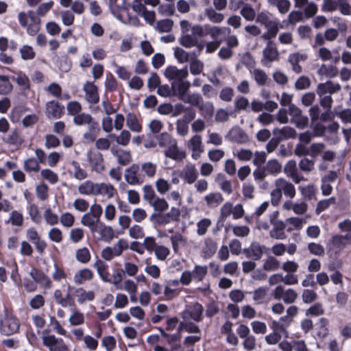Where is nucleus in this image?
I'll use <instances>...</instances> for the list:
<instances>
[{
  "mask_svg": "<svg viewBox=\"0 0 351 351\" xmlns=\"http://www.w3.org/2000/svg\"><path fill=\"white\" fill-rule=\"evenodd\" d=\"M279 58V52L274 41H268L263 51L261 63L268 66L272 62L276 61Z\"/></svg>",
  "mask_w": 351,
  "mask_h": 351,
  "instance_id": "11",
  "label": "nucleus"
},
{
  "mask_svg": "<svg viewBox=\"0 0 351 351\" xmlns=\"http://www.w3.org/2000/svg\"><path fill=\"white\" fill-rule=\"evenodd\" d=\"M268 174L276 176L282 171V165L276 159L269 160L264 166Z\"/></svg>",
  "mask_w": 351,
  "mask_h": 351,
  "instance_id": "49",
  "label": "nucleus"
},
{
  "mask_svg": "<svg viewBox=\"0 0 351 351\" xmlns=\"http://www.w3.org/2000/svg\"><path fill=\"white\" fill-rule=\"evenodd\" d=\"M126 126L132 132L140 133L143 130L141 120L132 112L126 114Z\"/></svg>",
  "mask_w": 351,
  "mask_h": 351,
  "instance_id": "31",
  "label": "nucleus"
},
{
  "mask_svg": "<svg viewBox=\"0 0 351 351\" xmlns=\"http://www.w3.org/2000/svg\"><path fill=\"white\" fill-rule=\"evenodd\" d=\"M140 169L144 176L153 178L156 173L157 165L150 161L144 162L141 165Z\"/></svg>",
  "mask_w": 351,
  "mask_h": 351,
  "instance_id": "46",
  "label": "nucleus"
},
{
  "mask_svg": "<svg viewBox=\"0 0 351 351\" xmlns=\"http://www.w3.org/2000/svg\"><path fill=\"white\" fill-rule=\"evenodd\" d=\"M341 88V86L339 84L328 80L326 82L319 83L317 86L316 93L318 96H322V95H330L339 91Z\"/></svg>",
  "mask_w": 351,
  "mask_h": 351,
  "instance_id": "24",
  "label": "nucleus"
},
{
  "mask_svg": "<svg viewBox=\"0 0 351 351\" xmlns=\"http://www.w3.org/2000/svg\"><path fill=\"white\" fill-rule=\"evenodd\" d=\"M170 241L172 245L173 250L176 254H178L180 250L186 247L187 245L186 239L179 233L173 234L170 237Z\"/></svg>",
  "mask_w": 351,
  "mask_h": 351,
  "instance_id": "40",
  "label": "nucleus"
},
{
  "mask_svg": "<svg viewBox=\"0 0 351 351\" xmlns=\"http://www.w3.org/2000/svg\"><path fill=\"white\" fill-rule=\"evenodd\" d=\"M273 134L280 142L288 138H294L297 136L295 130L290 126L275 128L272 130Z\"/></svg>",
  "mask_w": 351,
  "mask_h": 351,
  "instance_id": "25",
  "label": "nucleus"
},
{
  "mask_svg": "<svg viewBox=\"0 0 351 351\" xmlns=\"http://www.w3.org/2000/svg\"><path fill=\"white\" fill-rule=\"evenodd\" d=\"M191 272L193 279L197 282H201L208 273V267L206 265H195Z\"/></svg>",
  "mask_w": 351,
  "mask_h": 351,
  "instance_id": "59",
  "label": "nucleus"
},
{
  "mask_svg": "<svg viewBox=\"0 0 351 351\" xmlns=\"http://www.w3.org/2000/svg\"><path fill=\"white\" fill-rule=\"evenodd\" d=\"M268 290V287L263 286L259 287L251 292L254 302L256 304H263L267 295Z\"/></svg>",
  "mask_w": 351,
  "mask_h": 351,
  "instance_id": "44",
  "label": "nucleus"
},
{
  "mask_svg": "<svg viewBox=\"0 0 351 351\" xmlns=\"http://www.w3.org/2000/svg\"><path fill=\"white\" fill-rule=\"evenodd\" d=\"M272 296L276 300H282L285 304H292L297 300L298 294L293 289H285L282 285H278L272 291Z\"/></svg>",
  "mask_w": 351,
  "mask_h": 351,
  "instance_id": "4",
  "label": "nucleus"
},
{
  "mask_svg": "<svg viewBox=\"0 0 351 351\" xmlns=\"http://www.w3.org/2000/svg\"><path fill=\"white\" fill-rule=\"evenodd\" d=\"M256 21L264 25L266 28L282 26L278 21L271 19L269 14L265 11L261 12L257 14Z\"/></svg>",
  "mask_w": 351,
  "mask_h": 351,
  "instance_id": "34",
  "label": "nucleus"
},
{
  "mask_svg": "<svg viewBox=\"0 0 351 351\" xmlns=\"http://www.w3.org/2000/svg\"><path fill=\"white\" fill-rule=\"evenodd\" d=\"M43 216L45 223L49 226H53L59 222L60 217L50 207L45 209Z\"/></svg>",
  "mask_w": 351,
  "mask_h": 351,
  "instance_id": "47",
  "label": "nucleus"
},
{
  "mask_svg": "<svg viewBox=\"0 0 351 351\" xmlns=\"http://www.w3.org/2000/svg\"><path fill=\"white\" fill-rule=\"evenodd\" d=\"M204 13L205 16L213 23H219L224 19L223 14L217 12L212 8H206Z\"/></svg>",
  "mask_w": 351,
  "mask_h": 351,
  "instance_id": "58",
  "label": "nucleus"
},
{
  "mask_svg": "<svg viewBox=\"0 0 351 351\" xmlns=\"http://www.w3.org/2000/svg\"><path fill=\"white\" fill-rule=\"evenodd\" d=\"M120 133L118 136H115L114 134L111 135L115 139L116 143L118 145L122 146H127L131 139V134L130 132L128 130H120Z\"/></svg>",
  "mask_w": 351,
  "mask_h": 351,
  "instance_id": "53",
  "label": "nucleus"
},
{
  "mask_svg": "<svg viewBox=\"0 0 351 351\" xmlns=\"http://www.w3.org/2000/svg\"><path fill=\"white\" fill-rule=\"evenodd\" d=\"M280 261L273 256L267 257L263 263V269L265 271H273L280 268Z\"/></svg>",
  "mask_w": 351,
  "mask_h": 351,
  "instance_id": "50",
  "label": "nucleus"
},
{
  "mask_svg": "<svg viewBox=\"0 0 351 351\" xmlns=\"http://www.w3.org/2000/svg\"><path fill=\"white\" fill-rule=\"evenodd\" d=\"M140 166L133 164L125 170V180L130 185L141 184L143 182V176L139 173Z\"/></svg>",
  "mask_w": 351,
  "mask_h": 351,
  "instance_id": "15",
  "label": "nucleus"
},
{
  "mask_svg": "<svg viewBox=\"0 0 351 351\" xmlns=\"http://www.w3.org/2000/svg\"><path fill=\"white\" fill-rule=\"evenodd\" d=\"M93 266L96 269L97 274L104 282H110L108 267L105 263L101 260H97L95 262Z\"/></svg>",
  "mask_w": 351,
  "mask_h": 351,
  "instance_id": "41",
  "label": "nucleus"
},
{
  "mask_svg": "<svg viewBox=\"0 0 351 351\" xmlns=\"http://www.w3.org/2000/svg\"><path fill=\"white\" fill-rule=\"evenodd\" d=\"M80 222L84 226L87 227L91 232L101 221L96 217L92 215L89 212H87L82 215Z\"/></svg>",
  "mask_w": 351,
  "mask_h": 351,
  "instance_id": "42",
  "label": "nucleus"
},
{
  "mask_svg": "<svg viewBox=\"0 0 351 351\" xmlns=\"http://www.w3.org/2000/svg\"><path fill=\"white\" fill-rule=\"evenodd\" d=\"M240 14L241 16L248 21H254L256 16L255 10L250 4L244 3L241 9Z\"/></svg>",
  "mask_w": 351,
  "mask_h": 351,
  "instance_id": "54",
  "label": "nucleus"
},
{
  "mask_svg": "<svg viewBox=\"0 0 351 351\" xmlns=\"http://www.w3.org/2000/svg\"><path fill=\"white\" fill-rule=\"evenodd\" d=\"M164 75L171 82H178L186 80L189 72L186 69H180L176 66H169L165 69Z\"/></svg>",
  "mask_w": 351,
  "mask_h": 351,
  "instance_id": "14",
  "label": "nucleus"
},
{
  "mask_svg": "<svg viewBox=\"0 0 351 351\" xmlns=\"http://www.w3.org/2000/svg\"><path fill=\"white\" fill-rule=\"evenodd\" d=\"M306 59V54L300 52L290 53L288 57V61L292 66V70L296 73L302 72V66L300 65V62L305 61Z\"/></svg>",
  "mask_w": 351,
  "mask_h": 351,
  "instance_id": "32",
  "label": "nucleus"
},
{
  "mask_svg": "<svg viewBox=\"0 0 351 351\" xmlns=\"http://www.w3.org/2000/svg\"><path fill=\"white\" fill-rule=\"evenodd\" d=\"M77 302L80 304L94 300L95 294L93 291H86L83 288H77L74 292Z\"/></svg>",
  "mask_w": 351,
  "mask_h": 351,
  "instance_id": "36",
  "label": "nucleus"
},
{
  "mask_svg": "<svg viewBox=\"0 0 351 351\" xmlns=\"http://www.w3.org/2000/svg\"><path fill=\"white\" fill-rule=\"evenodd\" d=\"M269 4L276 7L281 14L288 12L291 7V2L289 0H274Z\"/></svg>",
  "mask_w": 351,
  "mask_h": 351,
  "instance_id": "61",
  "label": "nucleus"
},
{
  "mask_svg": "<svg viewBox=\"0 0 351 351\" xmlns=\"http://www.w3.org/2000/svg\"><path fill=\"white\" fill-rule=\"evenodd\" d=\"M150 205L153 207L154 210L160 213L165 212L169 208L167 201L162 197H156Z\"/></svg>",
  "mask_w": 351,
  "mask_h": 351,
  "instance_id": "62",
  "label": "nucleus"
},
{
  "mask_svg": "<svg viewBox=\"0 0 351 351\" xmlns=\"http://www.w3.org/2000/svg\"><path fill=\"white\" fill-rule=\"evenodd\" d=\"M47 235L49 240L56 243H60L64 239L62 231L57 227L49 229Z\"/></svg>",
  "mask_w": 351,
  "mask_h": 351,
  "instance_id": "63",
  "label": "nucleus"
},
{
  "mask_svg": "<svg viewBox=\"0 0 351 351\" xmlns=\"http://www.w3.org/2000/svg\"><path fill=\"white\" fill-rule=\"evenodd\" d=\"M85 317L84 314L76 308L71 310V313L69 317V322L71 326H80L84 323Z\"/></svg>",
  "mask_w": 351,
  "mask_h": 351,
  "instance_id": "51",
  "label": "nucleus"
},
{
  "mask_svg": "<svg viewBox=\"0 0 351 351\" xmlns=\"http://www.w3.org/2000/svg\"><path fill=\"white\" fill-rule=\"evenodd\" d=\"M69 237L72 243H78L83 240L84 231L81 228H72L69 231Z\"/></svg>",
  "mask_w": 351,
  "mask_h": 351,
  "instance_id": "57",
  "label": "nucleus"
},
{
  "mask_svg": "<svg viewBox=\"0 0 351 351\" xmlns=\"http://www.w3.org/2000/svg\"><path fill=\"white\" fill-rule=\"evenodd\" d=\"M282 208L285 210H292L295 215H304L308 210V204L304 202H293L291 199L286 200L282 204Z\"/></svg>",
  "mask_w": 351,
  "mask_h": 351,
  "instance_id": "21",
  "label": "nucleus"
},
{
  "mask_svg": "<svg viewBox=\"0 0 351 351\" xmlns=\"http://www.w3.org/2000/svg\"><path fill=\"white\" fill-rule=\"evenodd\" d=\"M83 90L85 93V100L91 104H95L99 102V95L97 86L91 82H86L83 85Z\"/></svg>",
  "mask_w": 351,
  "mask_h": 351,
  "instance_id": "20",
  "label": "nucleus"
},
{
  "mask_svg": "<svg viewBox=\"0 0 351 351\" xmlns=\"http://www.w3.org/2000/svg\"><path fill=\"white\" fill-rule=\"evenodd\" d=\"M155 187L158 193L163 195L170 191L171 184L167 180L160 178L156 180Z\"/></svg>",
  "mask_w": 351,
  "mask_h": 351,
  "instance_id": "55",
  "label": "nucleus"
},
{
  "mask_svg": "<svg viewBox=\"0 0 351 351\" xmlns=\"http://www.w3.org/2000/svg\"><path fill=\"white\" fill-rule=\"evenodd\" d=\"M29 274L35 282L40 285L41 288L49 289L52 287V281L49 277L43 271L36 268H32L29 271Z\"/></svg>",
  "mask_w": 351,
  "mask_h": 351,
  "instance_id": "17",
  "label": "nucleus"
},
{
  "mask_svg": "<svg viewBox=\"0 0 351 351\" xmlns=\"http://www.w3.org/2000/svg\"><path fill=\"white\" fill-rule=\"evenodd\" d=\"M127 247V242L123 239H119L114 245L104 248L101 252V256L104 260L110 261L114 257L121 256Z\"/></svg>",
  "mask_w": 351,
  "mask_h": 351,
  "instance_id": "5",
  "label": "nucleus"
},
{
  "mask_svg": "<svg viewBox=\"0 0 351 351\" xmlns=\"http://www.w3.org/2000/svg\"><path fill=\"white\" fill-rule=\"evenodd\" d=\"M265 248V247L258 241H253L248 247L243 250V252L247 258H251L253 261H258L263 257Z\"/></svg>",
  "mask_w": 351,
  "mask_h": 351,
  "instance_id": "16",
  "label": "nucleus"
},
{
  "mask_svg": "<svg viewBox=\"0 0 351 351\" xmlns=\"http://www.w3.org/2000/svg\"><path fill=\"white\" fill-rule=\"evenodd\" d=\"M8 223L13 226L21 227L23 224V215L18 210H12L8 218Z\"/></svg>",
  "mask_w": 351,
  "mask_h": 351,
  "instance_id": "64",
  "label": "nucleus"
},
{
  "mask_svg": "<svg viewBox=\"0 0 351 351\" xmlns=\"http://www.w3.org/2000/svg\"><path fill=\"white\" fill-rule=\"evenodd\" d=\"M203 311L204 308L200 304L191 303L186 306L182 313V317L185 321L193 319L195 322H200L202 319Z\"/></svg>",
  "mask_w": 351,
  "mask_h": 351,
  "instance_id": "13",
  "label": "nucleus"
},
{
  "mask_svg": "<svg viewBox=\"0 0 351 351\" xmlns=\"http://www.w3.org/2000/svg\"><path fill=\"white\" fill-rule=\"evenodd\" d=\"M180 209L178 207L172 206L167 213L159 217V223L166 224L171 221H178L180 219Z\"/></svg>",
  "mask_w": 351,
  "mask_h": 351,
  "instance_id": "38",
  "label": "nucleus"
},
{
  "mask_svg": "<svg viewBox=\"0 0 351 351\" xmlns=\"http://www.w3.org/2000/svg\"><path fill=\"white\" fill-rule=\"evenodd\" d=\"M117 194V189L109 182H97L95 196L101 195L110 199Z\"/></svg>",
  "mask_w": 351,
  "mask_h": 351,
  "instance_id": "23",
  "label": "nucleus"
},
{
  "mask_svg": "<svg viewBox=\"0 0 351 351\" xmlns=\"http://www.w3.org/2000/svg\"><path fill=\"white\" fill-rule=\"evenodd\" d=\"M164 154L166 157L176 161H182L186 157L185 151L179 149L177 140L166 147Z\"/></svg>",
  "mask_w": 351,
  "mask_h": 351,
  "instance_id": "22",
  "label": "nucleus"
},
{
  "mask_svg": "<svg viewBox=\"0 0 351 351\" xmlns=\"http://www.w3.org/2000/svg\"><path fill=\"white\" fill-rule=\"evenodd\" d=\"M101 105L106 114L101 120V128L105 132L110 133L113 130L112 118L110 115L116 112V109L108 100L103 101Z\"/></svg>",
  "mask_w": 351,
  "mask_h": 351,
  "instance_id": "10",
  "label": "nucleus"
},
{
  "mask_svg": "<svg viewBox=\"0 0 351 351\" xmlns=\"http://www.w3.org/2000/svg\"><path fill=\"white\" fill-rule=\"evenodd\" d=\"M255 82L261 86H265L269 84V78L266 72L261 69H254L250 71Z\"/></svg>",
  "mask_w": 351,
  "mask_h": 351,
  "instance_id": "39",
  "label": "nucleus"
},
{
  "mask_svg": "<svg viewBox=\"0 0 351 351\" xmlns=\"http://www.w3.org/2000/svg\"><path fill=\"white\" fill-rule=\"evenodd\" d=\"M174 56L180 63H185L190 62L195 56V54L177 47L174 50Z\"/></svg>",
  "mask_w": 351,
  "mask_h": 351,
  "instance_id": "48",
  "label": "nucleus"
},
{
  "mask_svg": "<svg viewBox=\"0 0 351 351\" xmlns=\"http://www.w3.org/2000/svg\"><path fill=\"white\" fill-rule=\"evenodd\" d=\"M42 340L44 346L50 351H69V348L61 338L53 335H43Z\"/></svg>",
  "mask_w": 351,
  "mask_h": 351,
  "instance_id": "12",
  "label": "nucleus"
},
{
  "mask_svg": "<svg viewBox=\"0 0 351 351\" xmlns=\"http://www.w3.org/2000/svg\"><path fill=\"white\" fill-rule=\"evenodd\" d=\"M270 221L273 228L269 232V236L275 239H285L286 234L284 230L286 228V224L282 220H274L271 218Z\"/></svg>",
  "mask_w": 351,
  "mask_h": 351,
  "instance_id": "26",
  "label": "nucleus"
},
{
  "mask_svg": "<svg viewBox=\"0 0 351 351\" xmlns=\"http://www.w3.org/2000/svg\"><path fill=\"white\" fill-rule=\"evenodd\" d=\"M190 86L191 83L185 80L178 82H171V88L180 100H182L187 94Z\"/></svg>",
  "mask_w": 351,
  "mask_h": 351,
  "instance_id": "35",
  "label": "nucleus"
},
{
  "mask_svg": "<svg viewBox=\"0 0 351 351\" xmlns=\"http://www.w3.org/2000/svg\"><path fill=\"white\" fill-rule=\"evenodd\" d=\"M285 196L293 199L296 195V189L293 184L284 178H279L274 182V189L271 191V202L273 205L278 204Z\"/></svg>",
  "mask_w": 351,
  "mask_h": 351,
  "instance_id": "1",
  "label": "nucleus"
},
{
  "mask_svg": "<svg viewBox=\"0 0 351 351\" xmlns=\"http://www.w3.org/2000/svg\"><path fill=\"white\" fill-rule=\"evenodd\" d=\"M94 274L92 270L88 268H84L77 271L73 275V282L75 284L80 285L86 281L91 280Z\"/></svg>",
  "mask_w": 351,
  "mask_h": 351,
  "instance_id": "33",
  "label": "nucleus"
},
{
  "mask_svg": "<svg viewBox=\"0 0 351 351\" xmlns=\"http://www.w3.org/2000/svg\"><path fill=\"white\" fill-rule=\"evenodd\" d=\"M6 144L19 148L24 142V138L20 131L16 129L12 130L7 136L2 138Z\"/></svg>",
  "mask_w": 351,
  "mask_h": 351,
  "instance_id": "28",
  "label": "nucleus"
},
{
  "mask_svg": "<svg viewBox=\"0 0 351 351\" xmlns=\"http://www.w3.org/2000/svg\"><path fill=\"white\" fill-rule=\"evenodd\" d=\"M206 204L208 207H217L223 200V196L220 193H210L204 197Z\"/></svg>",
  "mask_w": 351,
  "mask_h": 351,
  "instance_id": "43",
  "label": "nucleus"
},
{
  "mask_svg": "<svg viewBox=\"0 0 351 351\" xmlns=\"http://www.w3.org/2000/svg\"><path fill=\"white\" fill-rule=\"evenodd\" d=\"M186 146L191 152V158L195 160L200 158L204 152L202 138L199 134H196L192 136L186 142Z\"/></svg>",
  "mask_w": 351,
  "mask_h": 351,
  "instance_id": "6",
  "label": "nucleus"
},
{
  "mask_svg": "<svg viewBox=\"0 0 351 351\" xmlns=\"http://www.w3.org/2000/svg\"><path fill=\"white\" fill-rule=\"evenodd\" d=\"M64 106L55 100L47 101L45 104V114L49 119H59L64 113Z\"/></svg>",
  "mask_w": 351,
  "mask_h": 351,
  "instance_id": "19",
  "label": "nucleus"
},
{
  "mask_svg": "<svg viewBox=\"0 0 351 351\" xmlns=\"http://www.w3.org/2000/svg\"><path fill=\"white\" fill-rule=\"evenodd\" d=\"M182 330L189 333H193L195 335H200L199 328L194 323L190 322H188L185 321L180 322L178 327V331L181 332Z\"/></svg>",
  "mask_w": 351,
  "mask_h": 351,
  "instance_id": "56",
  "label": "nucleus"
},
{
  "mask_svg": "<svg viewBox=\"0 0 351 351\" xmlns=\"http://www.w3.org/2000/svg\"><path fill=\"white\" fill-rule=\"evenodd\" d=\"M97 182L87 180L77 186V192L84 196H95Z\"/></svg>",
  "mask_w": 351,
  "mask_h": 351,
  "instance_id": "30",
  "label": "nucleus"
},
{
  "mask_svg": "<svg viewBox=\"0 0 351 351\" xmlns=\"http://www.w3.org/2000/svg\"><path fill=\"white\" fill-rule=\"evenodd\" d=\"M180 176L184 182L192 184L198 178V171L194 164L187 163L182 169Z\"/></svg>",
  "mask_w": 351,
  "mask_h": 351,
  "instance_id": "18",
  "label": "nucleus"
},
{
  "mask_svg": "<svg viewBox=\"0 0 351 351\" xmlns=\"http://www.w3.org/2000/svg\"><path fill=\"white\" fill-rule=\"evenodd\" d=\"M111 153L117 157L118 162L121 165H127L132 160L130 152L128 151H118L112 148L111 149Z\"/></svg>",
  "mask_w": 351,
  "mask_h": 351,
  "instance_id": "45",
  "label": "nucleus"
},
{
  "mask_svg": "<svg viewBox=\"0 0 351 351\" xmlns=\"http://www.w3.org/2000/svg\"><path fill=\"white\" fill-rule=\"evenodd\" d=\"M18 20L21 26L26 29L27 34L34 36L40 29V19L32 10L20 12Z\"/></svg>",
  "mask_w": 351,
  "mask_h": 351,
  "instance_id": "2",
  "label": "nucleus"
},
{
  "mask_svg": "<svg viewBox=\"0 0 351 351\" xmlns=\"http://www.w3.org/2000/svg\"><path fill=\"white\" fill-rule=\"evenodd\" d=\"M287 224L289 226L287 231L291 232L294 230H301L304 225L306 223V220L298 217H291L286 220Z\"/></svg>",
  "mask_w": 351,
  "mask_h": 351,
  "instance_id": "52",
  "label": "nucleus"
},
{
  "mask_svg": "<svg viewBox=\"0 0 351 351\" xmlns=\"http://www.w3.org/2000/svg\"><path fill=\"white\" fill-rule=\"evenodd\" d=\"M90 232L97 240L106 243H110L114 237V230L103 222H100Z\"/></svg>",
  "mask_w": 351,
  "mask_h": 351,
  "instance_id": "8",
  "label": "nucleus"
},
{
  "mask_svg": "<svg viewBox=\"0 0 351 351\" xmlns=\"http://www.w3.org/2000/svg\"><path fill=\"white\" fill-rule=\"evenodd\" d=\"M21 322L11 311L5 309L0 315V331L4 335H12L19 331Z\"/></svg>",
  "mask_w": 351,
  "mask_h": 351,
  "instance_id": "3",
  "label": "nucleus"
},
{
  "mask_svg": "<svg viewBox=\"0 0 351 351\" xmlns=\"http://www.w3.org/2000/svg\"><path fill=\"white\" fill-rule=\"evenodd\" d=\"M351 243V234L335 235L329 241L328 250L329 252L338 254L348 245Z\"/></svg>",
  "mask_w": 351,
  "mask_h": 351,
  "instance_id": "7",
  "label": "nucleus"
},
{
  "mask_svg": "<svg viewBox=\"0 0 351 351\" xmlns=\"http://www.w3.org/2000/svg\"><path fill=\"white\" fill-rule=\"evenodd\" d=\"M87 160L93 171L100 173L105 169V163L102 154L96 150H89L87 152Z\"/></svg>",
  "mask_w": 351,
  "mask_h": 351,
  "instance_id": "9",
  "label": "nucleus"
},
{
  "mask_svg": "<svg viewBox=\"0 0 351 351\" xmlns=\"http://www.w3.org/2000/svg\"><path fill=\"white\" fill-rule=\"evenodd\" d=\"M226 138L230 141L240 144L245 143L249 140L246 133L239 127L230 129L226 134Z\"/></svg>",
  "mask_w": 351,
  "mask_h": 351,
  "instance_id": "27",
  "label": "nucleus"
},
{
  "mask_svg": "<svg viewBox=\"0 0 351 351\" xmlns=\"http://www.w3.org/2000/svg\"><path fill=\"white\" fill-rule=\"evenodd\" d=\"M212 225V221L209 218H203L197 222V234L204 236L206 234L208 229Z\"/></svg>",
  "mask_w": 351,
  "mask_h": 351,
  "instance_id": "60",
  "label": "nucleus"
},
{
  "mask_svg": "<svg viewBox=\"0 0 351 351\" xmlns=\"http://www.w3.org/2000/svg\"><path fill=\"white\" fill-rule=\"evenodd\" d=\"M216 250L217 243L211 238H206L202 247V256L210 258L215 254Z\"/></svg>",
  "mask_w": 351,
  "mask_h": 351,
  "instance_id": "37",
  "label": "nucleus"
},
{
  "mask_svg": "<svg viewBox=\"0 0 351 351\" xmlns=\"http://www.w3.org/2000/svg\"><path fill=\"white\" fill-rule=\"evenodd\" d=\"M69 172L71 176L77 180H84L88 176L86 170L82 168L80 164L75 160H72L70 162Z\"/></svg>",
  "mask_w": 351,
  "mask_h": 351,
  "instance_id": "29",
  "label": "nucleus"
}]
</instances>
